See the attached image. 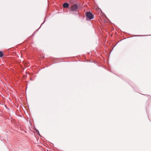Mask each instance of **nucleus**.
<instances>
[{
  "mask_svg": "<svg viewBox=\"0 0 151 151\" xmlns=\"http://www.w3.org/2000/svg\"><path fill=\"white\" fill-rule=\"evenodd\" d=\"M86 15L87 17V20H90L94 18V15L90 12H87L86 14Z\"/></svg>",
  "mask_w": 151,
  "mask_h": 151,
  "instance_id": "1",
  "label": "nucleus"
},
{
  "mask_svg": "<svg viewBox=\"0 0 151 151\" xmlns=\"http://www.w3.org/2000/svg\"><path fill=\"white\" fill-rule=\"evenodd\" d=\"M77 5L75 4L72 6L70 9L71 11H74L77 9Z\"/></svg>",
  "mask_w": 151,
  "mask_h": 151,
  "instance_id": "2",
  "label": "nucleus"
},
{
  "mask_svg": "<svg viewBox=\"0 0 151 151\" xmlns=\"http://www.w3.org/2000/svg\"><path fill=\"white\" fill-rule=\"evenodd\" d=\"M69 4L67 3H65L63 4V7L65 8H67L68 7Z\"/></svg>",
  "mask_w": 151,
  "mask_h": 151,
  "instance_id": "3",
  "label": "nucleus"
},
{
  "mask_svg": "<svg viewBox=\"0 0 151 151\" xmlns=\"http://www.w3.org/2000/svg\"><path fill=\"white\" fill-rule=\"evenodd\" d=\"M4 55V54L3 52L0 51V57H2Z\"/></svg>",
  "mask_w": 151,
  "mask_h": 151,
  "instance_id": "4",
  "label": "nucleus"
},
{
  "mask_svg": "<svg viewBox=\"0 0 151 151\" xmlns=\"http://www.w3.org/2000/svg\"><path fill=\"white\" fill-rule=\"evenodd\" d=\"M36 132L37 133V134H39V132L37 130V129H36Z\"/></svg>",
  "mask_w": 151,
  "mask_h": 151,
  "instance_id": "5",
  "label": "nucleus"
}]
</instances>
